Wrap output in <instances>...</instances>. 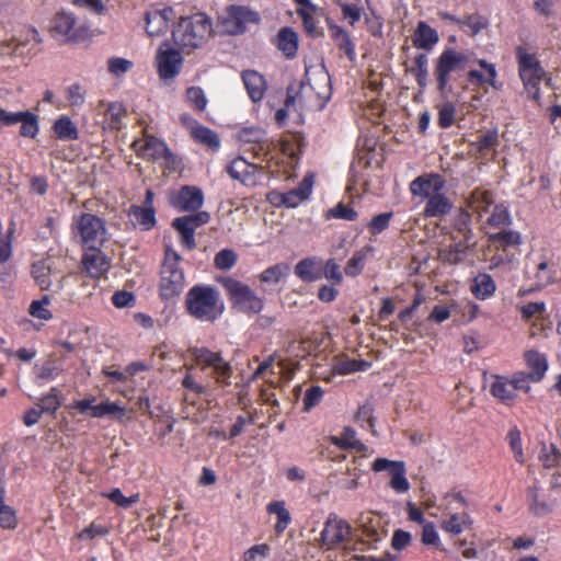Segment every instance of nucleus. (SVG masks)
Returning a JSON list of instances; mask_svg holds the SVG:
<instances>
[{
    "label": "nucleus",
    "instance_id": "nucleus-1",
    "mask_svg": "<svg viewBox=\"0 0 561 561\" xmlns=\"http://www.w3.org/2000/svg\"><path fill=\"white\" fill-rule=\"evenodd\" d=\"M307 83H291L287 88L286 106L289 108L295 103L312 110H322L331 98V79L323 70L306 71Z\"/></svg>",
    "mask_w": 561,
    "mask_h": 561
},
{
    "label": "nucleus",
    "instance_id": "nucleus-2",
    "mask_svg": "<svg viewBox=\"0 0 561 561\" xmlns=\"http://www.w3.org/2000/svg\"><path fill=\"white\" fill-rule=\"evenodd\" d=\"M188 314L201 322H215L224 312L225 306L218 290L209 285H195L185 296Z\"/></svg>",
    "mask_w": 561,
    "mask_h": 561
},
{
    "label": "nucleus",
    "instance_id": "nucleus-3",
    "mask_svg": "<svg viewBox=\"0 0 561 561\" xmlns=\"http://www.w3.org/2000/svg\"><path fill=\"white\" fill-rule=\"evenodd\" d=\"M211 34V22L203 13L182 18L173 31L175 45L185 54L201 48Z\"/></svg>",
    "mask_w": 561,
    "mask_h": 561
},
{
    "label": "nucleus",
    "instance_id": "nucleus-4",
    "mask_svg": "<svg viewBox=\"0 0 561 561\" xmlns=\"http://www.w3.org/2000/svg\"><path fill=\"white\" fill-rule=\"evenodd\" d=\"M181 255L169 244L164 247V260L160 270L159 291L163 299L179 296L185 286V276L179 263Z\"/></svg>",
    "mask_w": 561,
    "mask_h": 561
},
{
    "label": "nucleus",
    "instance_id": "nucleus-5",
    "mask_svg": "<svg viewBox=\"0 0 561 561\" xmlns=\"http://www.w3.org/2000/svg\"><path fill=\"white\" fill-rule=\"evenodd\" d=\"M234 308L247 314H257L264 307L263 298L259 297L247 284L229 276L219 277Z\"/></svg>",
    "mask_w": 561,
    "mask_h": 561
},
{
    "label": "nucleus",
    "instance_id": "nucleus-6",
    "mask_svg": "<svg viewBox=\"0 0 561 561\" xmlns=\"http://www.w3.org/2000/svg\"><path fill=\"white\" fill-rule=\"evenodd\" d=\"M470 61L469 55L453 48L445 49L437 58L435 65V77L437 88L442 95H447L451 88L449 85L451 75L463 70Z\"/></svg>",
    "mask_w": 561,
    "mask_h": 561
},
{
    "label": "nucleus",
    "instance_id": "nucleus-7",
    "mask_svg": "<svg viewBox=\"0 0 561 561\" xmlns=\"http://www.w3.org/2000/svg\"><path fill=\"white\" fill-rule=\"evenodd\" d=\"M42 46L43 38L39 32L35 27L28 26L5 42L2 45V51L22 59H32L42 51Z\"/></svg>",
    "mask_w": 561,
    "mask_h": 561
},
{
    "label": "nucleus",
    "instance_id": "nucleus-8",
    "mask_svg": "<svg viewBox=\"0 0 561 561\" xmlns=\"http://www.w3.org/2000/svg\"><path fill=\"white\" fill-rule=\"evenodd\" d=\"M131 147L139 157L146 160H163L167 169L176 170L180 165V160L170 151L167 144L147 133L141 139L134 140Z\"/></svg>",
    "mask_w": 561,
    "mask_h": 561
},
{
    "label": "nucleus",
    "instance_id": "nucleus-9",
    "mask_svg": "<svg viewBox=\"0 0 561 561\" xmlns=\"http://www.w3.org/2000/svg\"><path fill=\"white\" fill-rule=\"evenodd\" d=\"M73 233L88 248L100 247L107 240L104 221L90 213H84L75 220Z\"/></svg>",
    "mask_w": 561,
    "mask_h": 561
},
{
    "label": "nucleus",
    "instance_id": "nucleus-10",
    "mask_svg": "<svg viewBox=\"0 0 561 561\" xmlns=\"http://www.w3.org/2000/svg\"><path fill=\"white\" fill-rule=\"evenodd\" d=\"M518 390H524L525 392L529 390L525 373L515 375L513 379L493 376L489 385L490 393L504 404H512Z\"/></svg>",
    "mask_w": 561,
    "mask_h": 561
},
{
    "label": "nucleus",
    "instance_id": "nucleus-11",
    "mask_svg": "<svg viewBox=\"0 0 561 561\" xmlns=\"http://www.w3.org/2000/svg\"><path fill=\"white\" fill-rule=\"evenodd\" d=\"M50 33L60 43H79L85 38V30L76 27V18L70 13H58L51 21Z\"/></svg>",
    "mask_w": 561,
    "mask_h": 561
},
{
    "label": "nucleus",
    "instance_id": "nucleus-12",
    "mask_svg": "<svg viewBox=\"0 0 561 561\" xmlns=\"http://www.w3.org/2000/svg\"><path fill=\"white\" fill-rule=\"evenodd\" d=\"M192 355L198 365L211 367L217 382L229 385L231 376V366L225 362L219 353L209 351L208 348H194Z\"/></svg>",
    "mask_w": 561,
    "mask_h": 561
},
{
    "label": "nucleus",
    "instance_id": "nucleus-13",
    "mask_svg": "<svg viewBox=\"0 0 561 561\" xmlns=\"http://www.w3.org/2000/svg\"><path fill=\"white\" fill-rule=\"evenodd\" d=\"M156 61L159 77L167 81L180 73L183 58L178 49L170 48L168 43H163L157 51Z\"/></svg>",
    "mask_w": 561,
    "mask_h": 561
},
{
    "label": "nucleus",
    "instance_id": "nucleus-14",
    "mask_svg": "<svg viewBox=\"0 0 561 561\" xmlns=\"http://www.w3.org/2000/svg\"><path fill=\"white\" fill-rule=\"evenodd\" d=\"M351 531L352 528L347 522L339 519L335 515H330L321 531L320 541L322 546L331 549L347 540Z\"/></svg>",
    "mask_w": 561,
    "mask_h": 561
},
{
    "label": "nucleus",
    "instance_id": "nucleus-15",
    "mask_svg": "<svg viewBox=\"0 0 561 561\" xmlns=\"http://www.w3.org/2000/svg\"><path fill=\"white\" fill-rule=\"evenodd\" d=\"M0 123L5 126L21 123L20 135L26 138H35L38 134V117L30 111L10 113L0 107Z\"/></svg>",
    "mask_w": 561,
    "mask_h": 561
},
{
    "label": "nucleus",
    "instance_id": "nucleus-16",
    "mask_svg": "<svg viewBox=\"0 0 561 561\" xmlns=\"http://www.w3.org/2000/svg\"><path fill=\"white\" fill-rule=\"evenodd\" d=\"M445 187L444 179L437 173H426L410 183V192L414 197L428 199Z\"/></svg>",
    "mask_w": 561,
    "mask_h": 561
},
{
    "label": "nucleus",
    "instance_id": "nucleus-17",
    "mask_svg": "<svg viewBox=\"0 0 561 561\" xmlns=\"http://www.w3.org/2000/svg\"><path fill=\"white\" fill-rule=\"evenodd\" d=\"M82 265L89 276L99 278L108 271L110 260L99 247L88 248L82 257Z\"/></svg>",
    "mask_w": 561,
    "mask_h": 561
},
{
    "label": "nucleus",
    "instance_id": "nucleus-18",
    "mask_svg": "<svg viewBox=\"0 0 561 561\" xmlns=\"http://www.w3.org/2000/svg\"><path fill=\"white\" fill-rule=\"evenodd\" d=\"M260 21L259 14L248 7L231 5L228 9V16L226 23L231 26V32L242 33L247 24L257 23Z\"/></svg>",
    "mask_w": 561,
    "mask_h": 561
},
{
    "label": "nucleus",
    "instance_id": "nucleus-19",
    "mask_svg": "<svg viewBox=\"0 0 561 561\" xmlns=\"http://www.w3.org/2000/svg\"><path fill=\"white\" fill-rule=\"evenodd\" d=\"M172 8L154 9L146 13V31L149 36H159L168 30L170 20L173 19Z\"/></svg>",
    "mask_w": 561,
    "mask_h": 561
},
{
    "label": "nucleus",
    "instance_id": "nucleus-20",
    "mask_svg": "<svg viewBox=\"0 0 561 561\" xmlns=\"http://www.w3.org/2000/svg\"><path fill=\"white\" fill-rule=\"evenodd\" d=\"M255 164L249 163L245 159L239 157L233 159L227 165V172L233 180H238L244 185L252 186L256 183L255 174L257 172Z\"/></svg>",
    "mask_w": 561,
    "mask_h": 561
},
{
    "label": "nucleus",
    "instance_id": "nucleus-21",
    "mask_svg": "<svg viewBox=\"0 0 561 561\" xmlns=\"http://www.w3.org/2000/svg\"><path fill=\"white\" fill-rule=\"evenodd\" d=\"M294 2L299 7L297 14L302 20L306 33L314 38L321 36L322 31L313 16L317 12V7L310 0H294Z\"/></svg>",
    "mask_w": 561,
    "mask_h": 561
},
{
    "label": "nucleus",
    "instance_id": "nucleus-22",
    "mask_svg": "<svg viewBox=\"0 0 561 561\" xmlns=\"http://www.w3.org/2000/svg\"><path fill=\"white\" fill-rule=\"evenodd\" d=\"M313 181L310 176H307L302 180L300 185L291 191L282 194H275L276 197L279 198V204L293 208L298 206L300 203L306 201L312 191Z\"/></svg>",
    "mask_w": 561,
    "mask_h": 561
},
{
    "label": "nucleus",
    "instance_id": "nucleus-23",
    "mask_svg": "<svg viewBox=\"0 0 561 561\" xmlns=\"http://www.w3.org/2000/svg\"><path fill=\"white\" fill-rule=\"evenodd\" d=\"M204 202L203 192L195 186H184L179 192L175 206L183 211H195L199 209Z\"/></svg>",
    "mask_w": 561,
    "mask_h": 561
},
{
    "label": "nucleus",
    "instance_id": "nucleus-24",
    "mask_svg": "<svg viewBox=\"0 0 561 561\" xmlns=\"http://www.w3.org/2000/svg\"><path fill=\"white\" fill-rule=\"evenodd\" d=\"M525 360L527 367L529 368V373L525 374L527 377V382L529 380L533 382L540 381L548 369V360L546 355L535 350H530L525 353Z\"/></svg>",
    "mask_w": 561,
    "mask_h": 561
},
{
    "label": "nucleus",
    "instance_id": "nucleus-25",
    "mask_svg": "<svg viewBox=\"0 0 561 561\" xmlns=\"http://www.w3.org/2000/svg\"><path fill=\"white\" fill-rule=\"evenodd\" d=\"M472 525L470 515L466 512L462 513H445L443 519L439 523L440 528L450 534L459 535L465 529Z\"/></svg>",
    "mask_w": 561,
    "mask_h": 561
},
{
    "label": "nucleus",
    "instance_id": "nucleus-26",
    "mask_svg": "<svg viewBox=\"0 0 561 561\" xmlns=\"http://www.w3.org/2000/svg\"><path fill=\"white\" fill-rule=\"evenodd\" d=\"M439 42V35L436 30L426 22L420 21L413 35V45L416 48L430 50Z\"/></svg>",
    "mask_w": 561,
    "mask_h": 561
},
{
    "label": "nucleus",
    "instance_id": "nucleus-27",
    "mask_svg": "<svg viewBox=\"0 0 561 561\" xmlns=\"http://www.w3.org/2000/svg\"><path fill=\"white\" fill-rule=\"evenodd\" d=\"M467 205L477 214L482 215L494 205L493 193L489 190L477 187L467 197Z\"/></svg>",
    "mask_w": 561,
    "mask_h": 561
},
{
    "label": "nucleus",
    "instance_id": "nucleus-28",
    "mask_svg": "<svg viewBox=\"0 0 561 561\" xmlns=\"http://www.w3.org/2000/svg\"><path fill=\"white\" fill-rule=\"evenodd\" d=\"M242 79L251 100L253 102L261 101L264 96L266 88L263 76L254 70H245L242 73Z\"/></svg>",
    "mask_w": 561,
    "mask_h": 561
},
{
    "label": "nucleus",
    "instance_id": "nucleus-29",
    "mask_svg": "<svg viewBox=\"0 0 561 561\" xmlns=\"http://www.w3.org/2000/svg\"><path fill=\"white\" fill-rule=\"evenodd\" d=\"M359 527L367 538L373 541H379L383 537V531L379 530L381 525V517L373 512L362 513L357 519Z\"/></svg>",
    "mask_w": 561,
    "mask_h": 561
},
{
    "label": "nucleus",
    "instance_id": "nucleus-30",
    "mask_svg": "<svg viewBox=\"0 0 561 561\" xmlns=\"http://www.w3.org/2000/svg\"><path fill=\"white\" fill-rule=\"evenodd\" d=\"M453 208V203L444 193L438 192L434 196L427 199V203L424 208L425 217H444L447 215Z\"/></svg>",
    "mask_w": 561,
    "mask_h": 561
},
{
    "label": "nucleus",
    "instance_id": "nucleus-31",
    "mask_svg": "<svg viewBox=\"0 0 561 561\" xmlns=\"http://www.w3.org/2000/svg\"><path fill=\"white\" fill-rule=\"evenodd\" d=\"M32 275L36 284L43 289L48 290L53 286V278L56 277L50 260L38 261L32 266Z\"/></svg>",
    "mask_w": 561,
    "mask_h": 561
},
{
    "label": "nucleus",
    "instance_id": "nucleus-32",
    "mask_svg": "<svg viewBox=\"0 0 561 561\" xmlns=\"http://www.w3.org/2000/svg\"><path fill=\"white\" fill-rule=\"evenodd\" d=\"M172 227L175 228L181 234V244L188 250L196 248L194 222L190 220L188 216L175 218L172 222Z\"/></svg>",
    "mask_w": 561,
    "mask_h": 561
},
{
    "label": "nucleus",
    "instance_id": "nucleus-33",
    "mask_svg": "<svg viewBox=\"0 0 561 561\" xmlns=\"http://www.w3.org/2000/svg\"><path fill=\"white\" fill-rule=\"evenodd\" d=\"M172 227L175 228L181 234V244L188 250L196 248L194 222L190 220L188 216L175 218L172 222Z\"/></svg>",
    "mask_w": 561,
    "mask_h": 561
},
{
    "label": "nucleus",
    "instance_id": "nucleus-34",
    "mask_svg": "<svg viewBox=\"0 0 561 561\" xmlns=\"http://www.w3.org/2000/svg\"><path fill=\"white\" fill-rule=\"evenodd\" d=\"M128 216L134 225H139L144 230H150L156 225L153 206H131Z\"/></svg>",
    "mask_w": 561,
    "mask_h": 561
},
{
    "label": "nucleus",
    "instance_id": "nucleus-35",
    "mask_svg": "<svg viewBox=\"0 0 561 561\" xmlns=\"http://www.w3.org/2000/svg\"><path fill=\"white\" fill-rule=\"evenodd\" d=\"M331 36L340 50H343L350 60L356 57L355 45L353 44L348 32L339 25L330 26Z\"/></svg>",
    "mask_w": 561,
    "mask_h": 561
},
{
    "label": "nucleus",
    "instance_id": "nucleus-36",
    "mask_svg": "<svg viewBox=\"0 0 561 561\" xmlns=\"http://www.w3.org/2000/svg\"><path fill=\"white\" fill-rule=\"evenodd\" d=\"M277 47L287 58L296 55L298 49V35L289 27H284L277 35Z\"/></svg>",
    "mask_w": 561,
    "mask_h": 561
},
{
    "label": "nucleus",
    "instance_id": "nucleus-37",
    "mask_svg": "<svg viewBox=\"0 0 561 561\" xmlns=\"http://www.w3.org/2000/svg\"><path fill=\"white\" fill-rule=\"evenodd\" d=\"M270 514L277 516V523L275 525V531L279 535L285 531L288 525L291 523V516L289 511L285 507L284 501H273L268 503L266 507Z\"/></svg>",
    "mask_w": 561,
    "mask_h": 561
},
{
    "label": "nucleus",
    "instance_id": "nucleus-38",
    "mask_svg": "<svg viewBox=\"0 0 561 561\" xmlns=\"http://www.w3.org/2000/svg\"><path fill=\"white\" fill-rule=\"evenodd\" d=\"M332 443L340 448H351L363 454L368 449L362 442L356 439V431L352 427H345L340 437H332Z\"/></svg>",
    "mask_w": 561,
    "mask_h": 561
},
{
    "label": "nucleus",
    "instance_id": "nucleus-39",
    "mask_svg": "<svg viewBox=\"0 0 561 561\" xmlns=\"http://www.w3.org/2000/svg\"><path fill=\"white\" fill-rule=\"evenodd\" d=\"M471 291L479 299H486L495 291V283L488 274H479L474 277Z\"/></svg>",
    "mask_w": 561,
    "mask_h": 561
},
{
    "label": "nucleus",
    "instance_id": "nucleus-40",
    "mask_svg": "<svg viewBox=\"0 0 561 561\" xmlns=\"http://www.w3.org/2000/svg\"><path fill=\"white\" fill-rule=\"evenodd\" d=\"M469 244L458 242L440 250L439 257L443 262L448 264H458L462 262L468 253Z\"/></svg>",
    "mask_w": 561,
    "mask_h": 561
},
{
    "label": "nucleus",
    "instance_id": "nucleus-41",
    "mask_svg": "<svg viewBox=\"0 0 561 561\" xmlns=\"http://www.w3.org/2000/svg\"><path fill=\"white\" fill-rule=\"evenodd\" d=\"M527 497L530 511L535 515L543 516L552 511V504L541 499L539 489L537 486H530L528 489Z\"/></svg>",
    "mask_w": 561,
    "mask_h": 561
},
{
    "label": "nucleus",
    "instance_id": "nucleus-42",
    "mask_svg": "<svg viewBox=\"0 0 561 561\" xmlns=\"http://www.w3.org/2000/svg\"><path fill=\"white\" fill-rule=\"evenodd\" d=\"M53 129L59 139L76 140L78 138L77 126L66 115L55 122Z\"/></svg>",
    "mask_w": 561,
    "mask_h": 561
},
{
    "label": "nucleus",
    "instance_id": "nucleus-43",
    "mask_svg": "<svg viewBox=\"0 0 561 561\" xmlns=\"http://www.w3.org/2000/svg\"><path fill=\"white\" fill-rule=\"evenodd\" d=\"M371 251L370 247L356 251L345 265V274L350 277L357 276L363 271L365 261Z\"/></svg>",
    "mask_w": 561,
    "mask_h": 561
},
{
    "label": "nucleus",
    "instance_id": "nucleus-44",
    "mask_svg": "<svg viewBox=\"0 0 561 561\" xmlns=\"http://www.w3.org/2000/svg\"><path fill=\"white\" fill-rule=\"evenodd\" d=\"M191 134L196 141L204 144L213 149H217L220 145L217 134L202 125L196 124L194 127H192Z\"/></svg>",
    "mask_w": 561,
    "mask_h": 561
},
{
    "label": "nucleus",
    "instance_id": "nucleus-45",
    "mask_svg": "<svg viewBox=\"0 0 561 561\" xmlns=\"http://www.w3.org/2000/svg\"><path fill=\"white\" fill-rule=\"evenodd\" d=\"M295 274L304 282H314L320 278L316 271V262L312 259H305L295 266Z\"/></svg>",
    "mask_w": 561,
    "mask_h": 561
},
{
    "label": "nucleus",
    "instance_id": "nucleus-46",
    "mask_svg": "<svg viewBox=\"0 0 561 561\" xmlns=\"http://www.w3.org/2000/svg\"><path fill=\"white\" fill-rule=\"evenodd\" d=\"M489 25V22L485 18L481 16L480 14L473 13L463 16L460 21L459 27L465 30V27H468L470 31L471 36L478 35L482 30L486 28Z\"/></svg>",
    "mask_w": 561,
    "mask_h": 561
},
{
    "label": "nucleus",
    "instance_id": "nucleus-47",
    "mask_svg": "<svg viewBox=\"0 0 561 561\" xmlns=\"http://www.w3.org/2000/svg\"><path fill=\"white\" fill-rule=\"evenodd\" d=\"M390 486L398 493H404L410 489V483L405 478L404 462L399 465L391 473Z\"/></svg>",
    "mask_w": 561,
    "mask_h": 561
},
{
    "label": "nucleus",
    "instance_id": "nucleus-48",
    "mask_svg": "<svg viewBox=\"0 0 561 561\" xmlns=\"http://www.w3.org/2000/svg\"><path fill=\"white\" fill-rule=\"evenodd\" d=\"M50 304V297L45 295L39 300H33L30 305L28 312L32 317L41 320H49L53 316L47 306Z\"/></svg>",
    "mask_w": 561,
    "mask_h": 561
},
{
    "label": "nucleus",
    "instance_id": "nucleus-49",
    "mask_svg": "<svg viewBox=\"0 0 561 561\" xmlns=\"http://www.w3.org/2000/svg\"><path fill=\"white\" fill-rule=\"evenodd\" d=\"M238 261V254L231 249L220 250L214 260L215 266L221 271L231 270Z\"/></svg>",
    "mask_w": 561,
    "mask_h": 561
},
{
    "label": "nucleus",
    "instance_id": "nucleus-50",
    "mask_svg": "<svg viewBox=\"0 0 561 561\" xmlns=\"http://www.w3.org/2000/svg\"><path fill=\"white\" fill-rule=\"evenodd\" d=\"M289 271L286 264H275L260 275V279L264 283L277 284Z\"/></svg>",
    "mask_w": 561,
    "mask_h": 561
},
{
    "label": "nucleus",
    "instance_id": "nucleus-51",
    "mask_svg": "<svg viewBox=\"0 0 561 561\" xmlns=\"http://www.w3.org/2000/svg\"><path fill=\"white\" fill-rule=\"evenodd\" d=\"M499 136L496 130H488L478 136L473 146L479 152L490 151L497 146Z\"/></svg>",
    "mask_w": 561,
    "mask_h": 561
},
{
    "label": "nucleus",
    "instance_id": "nucleus-52",
    "mask_svg": "<svg viewBox=\"0 0 561 561\" xmlns=\"http://www.w3.org/2000/svg\"><path fill=\"white\" fill-rule=\"evenodd\" d=\"M539 459L545 468L561 466V453L552 445L542 447Z\"/></svg>",
    "mask_w": 561,
    "mask_h": 561
},
{
    "label": "nucleus",
    "instance_id": "nucleus-53",
    "mask_svg": "<svg viewBox=\"0 0 561 561\" xmlns=\"http://www.w3.org/2000/svg\"><path fill=\"white\" fill-rule=\"evenodd\" d=\"M16 526L15 512L4 503L3 494L0 492V527L14 528Z\"/></svg>",
    "mask_w": 561,
    "mask_h": 561
},
{
    "label": "nucleus",
    "instance_id": "nucleus-54",
    "mask_svg": "<svg viewBox=\"0 0 561 561\" xmlns=\"http://www.w3.org/2000/svg\"><path fill=\"white\" fill-rule=\"evenodd\" d=\"M519 234L515 231L503 230L499 233L490 236V240L497 247L505 248L506 245H515L519 243Z\"/></svg>",
    "mask_w": 561,
    "mask_h": 561
},
{
    "label": "nucleus",
    "instance_id": "nucleus-55",
    "mask_svg": "<svg viewBox=\"0 0 561 561\" xmlns=\"http://www.w3.org/2000/svg\"><path fill=\"white\" fill-rule=\"evenodd\" d=\"M507 440L511 446L512 451L514 453L515 459L519 463H524V454L522 448V438H520V432L514 427L512 428L507 434Z\"/></svg>",
    "mask_w": 561,
    "mask_h": 561
},
{
    "label": "nucleus",
    "instance_id": "nucleus-56",
    "mask_svg": "<svg viewBox=\"0 0 561 561\" xmlns=\"http://www.w3.org/2000/svg\"><path fill=\"white\" fill-rule=\"evenodd\" d=\"M517 58H518V70H533V69H541L542 67L539 65L537 58L525 51L523 47L517 48Z\"/></svg>",
    "mask_w": 561,
    "mask_h": 561
},
{
    "label": "nucleus",
    "instance_id": "nucleus-57",
    "mask_svg": "<svg viewBox=\"0 0 561 561\" xmlns=\"http://www.w3.org/2000/svg\"><path fill=\"white\" fill-rule=\"evenodd\" d=\"M131 67L133 62L125 58L112 57L107 61L108 71L116 77L125 75Z\"/></svg>",
    "mask_w": 561,
    "mask_h": 561
},
{
    "label": "nucleus",
    "instance_id": "nucleus-58",
    "mask_svg": "<svg viewBox=\"0 0 561 561\" xmlns=\"http://www.w3.org/2000/svg\"><path fill=\"white\" fill-rule=\"evenodd\" d=\"M188 102L198 111H204L207 105V99L199 87H191L186 91Z\"/></svg>",
    "mask_w": 561,
    "mask_h": 561
},
{
    "label": "nucleus",
    "instance_id": "nucleus-59",
    "mask_svg": "<svg viewBox=\"0 0 561 561\" xmlns=\"http://www.w3.org/2000/svg\"><path fill=\"white\" fill-rule=\"evenodd\" d=\"M391 218H392V213H390V211L382 213V214L375 216L368 225L369 231L373 234L381 233L383 230H386L389 227Z\"/></svg>",
    "mask_w": 561,
    "mask_h": 561
},
{
    "label": "nucleus",
    "instance_id": "nucleus-60",
    "mask_svg": "<svg viewBox=\"0 0 561 561\" xmlns=\"http://www.w3.org/2000/svg\"><path fill=\"white\" fill-rule=\"evenodd\" d=\"M60 404L61 402L58 398V392L56 388H53L48 394L42 398L41 404L38 407L44 413H55Z\"/></svg>",
    "mask_w": 561,
    "mask_h": 561
},
{
    "label": "nucleus",
    "instance_id": "nucleus-61",
    "mask_svg": "<svg viewBox=\"0 0 561 561\" xmlns=\"http://www.w3.org/2000/svg\"><path fill=\"white\" fill-rule=\"evenodd\" d=\"M323 397V390L319 386H311L307 389L304 398V410L310 411L321 401Z\"/></svg>",
    "mask_w": 561,
    "mask_h": 561
},
{
    "label": "nucleus",
    "instance_id": "nucleus-62",
    "mask_svg": "<svg viewBox=\"0 0 561 561\" xmlns=\"http://www.w3.org/2000/svg\"><path fill=\"white\" fill-rule=\"evenodd\" d=\"M455 118V106L450 102L440 105L438 112V125L442 128H448L453 125Z\"/></svg>",
    "mask_w": 561,
    "mask_h": 561
},
{
    "label": "nucleus",
    "instance_id": "nucleus-63",
    "mask_svg": "<svg viewBox=\"0 0 561 561\" xmlns=\"http://www.w3.org/2000/svg\"><path fill=\"white\" fill-rule=\"evenodd\" d=\"M518 71L525 89H529V87H535L536 84H539L542 77L545 76V70L542 68Z\"/></svg>",
    "mask_w": 561,
    "mask_h": 561
},
{
    "label": "nucleus",
    "instance_id": "nucleus-64",
    "mask_svg": "<svg viewBox=\"0 0 561 561\" xmlns=\"http://www.w3.org/2000/svg\"><path fill=\"white\" fill-rule=\"evenodd\" d=\"M328 217L353 221L357 218V213L352 207L340 203L328 211Z\"/></svg>",
    "mask_w": 561,
    "mask_h": 561
}]
</instances>
